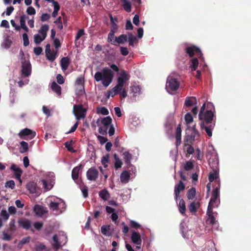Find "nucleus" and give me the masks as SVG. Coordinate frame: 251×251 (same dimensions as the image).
I'll return each mask as SVG.
<instances>
[{
    "label": "nucleus",
    "mask_w": 251,
    "mask_h": 251,
    "mask_svg": "<svg viewBox=\"0 0 251 251\" xmlns=\"http://www.w3.org/2000/svg\"><path fill=\"white\" fill-rule=\"evenodd\" d=\"M54 176L53 173H49L46 179L42 180L45 189L49 190L51 189L54 183Z\"/></svg>",
    "instance_id": "12"
},
{
    "label": "nucleus",
    "mask_w": 251,
    "mask_h": 251,
    "mask_svg": "<svg viewBox=\"0 0 251 251\" xmlns=\"http://www.w3.org/2000/svg\"><path fill=\"white\" fill-rule=\"evenodd\" d=\"M185 209L184 201L183 200L181 199L179 202V210L181 214H183L185 213Z\"/></svg>",
    "instance_id": "43"
},
{
    "label": "nucleus",
    "mask_w": 251,
    "mask_h": 251,
    "mask_svg": "<svg viewBox=\"0 0 251 251\" xmlns=\"http://www.w3.org/2000/svg\"><path fill=\"white\" fill-rule=\"evenodd\" d=\"M19 135L22 139H31L35 136L36 133L30 129L25 128L19 132Z\"/></svg>",
    "instance_id": "15"
},
{
    "label": "nucleus",
    "mask_w": 251,
    "mask_h": 251,
    "mask_svg": "<svg viewBox=\"0 0 251 251\" xmlns=\"http://www.w3.org/2000/svg\"><path fill=\"white\" fill-rule=\"evenodd\" d=\"M207 215L208 216L207 222L212 225H214L216 223V219L213 215L212 210L207 209Z\"/></svg>",
    "instance_id": "30"
},
{
    "label": "nucleus",
    "mask_w": 251,
    "mask_h": 251,
    "mask_svg": "<svg viewBox=\"0 0 251 251\" xmlns=\"http://www.w3.org/2000/svg\"><path fill=\"white\" fill-rule=\"evenodd\" d=\"M181 129L180 127V125H179L176 128V140L177 142V145L179 144L181 142Z\"/></svg>",
    "instance_id": "37"
},
{
    "label": "nucleus",
    "mask_w": 251,
    "mask_h": 251,
    "mask_svg": "<svg viewBox=\"0 0 251 251\" xmlns=\"http://www.w3.org/2000/svg\"><path fill=\"white\" fill-rule=\"evenodd\" d=\"M185 120L186 124L188 125L193 122V118L190 114L187 113L185 116Z\"/></svg>",
    "instance_id": "52"
},
{
    "label": "nucleus",
    "mask_w": 251,
    "mask_h": 251,
    "mask_svg": "<svg viewBox=\"0 0 251 251\" xmlns=\"http://www.w3.org/2000/svg\"><path fill=\"white\" fill-rule=\"evenodd\" d=\"M132 242L137 245V248L140 249V246L142 243V239L140 234L136 231H133L131 236Z\"/></svg>",
    "instance_id": "17"
},
{
    "label": "nucleus",
    "mask_w": 251,
    "mask_h": 251,
    "mask_svg": "<svg viewBox=\"0 0 251 251\" xmlns=\"http://www.w3.org/2000/svg\"><path fill=\"white\" fill-rule=\"evenodd\" d=\"M123 157L125 160L126 163L128 164L130 163L131 158V155L128 151H125L123 153Z\"/></svg>",
    "instance_id": "45"
},
{
    "label": "nucleus",
    "mask_w": 251,
    "mask_h": 251,
    "mask_svg": "<svg viewBox=\"0 0 251 251\" xmlns=\"http://www.w3.org/2000/svg\"><path fill=\"white\" fill-rule=\"evenodd\" d=\"M22 63V77H28L31 73V65L28 60L23 58L24 53L22 50L20 52Z\"/></svg>",
    "instance_id": "7"
},
{
    "label": "nucleus",
    "mask_w": 251,
    "mask_h": 251,
    "mask_svg": "<svg viewBox=\"0 0 251 251\" xmlns=\"http://www.w3.org/2000/svg\"><path fill=\"white\" fill-rule=\"evenodd\" d=\"M179 87V82L175 74L170 75L167 78L166 84V89L169 93L170 91H176Z\"/></svg>",
    "instance_id": "6"
},
{
    "label": "nucleus",
    "mask_w": 251,
    "mask_h": 251,
    "mask_svg": "<svg viewBox=\"0 0 251 251\" xmlns=\"http://www.w3.org/2000/svg\"><path fill=\"white\" fill-rule=\"evenodd\" d=\"M109 155L107 154L104 156H103L101 158V163L104 166V167L106 168L107 166L108 163L109 162Z\"/></svg>",
    "instance_id": "47"
},
{
    "label": "nucleus",
    "mask_w": 251,
    "mask_h": 251,
    "mask_svg": "<svg viewBox=\"0 0 251 251\" xmlns=\"http://www.w3.org/2000/svg\"><path fill=\"white\" fill-rule=\"evenodd\" d=\"M30 240V237L28 236L22 239L18 244V248L21 249L24 245L28 243Z\"/></svg>",
    "instance_id": "41"
},
{
    "label": "nucleus",
    "mask_w": 251,
    "mask_h": 251,
    "mask_svg": "<svg viewBox=\"0 0 251 251\" xmlns=\"http://www.w3.org/2000/svg\"><path fill=\"white\" fill-rule=\"evenodd\" d=\"M122 5L124 9L129 12L131 11V3L128 0H122Z\"/></svg>",
    "instance_id": "35"
},
{
    "label": "nucleus",
    "mask_w": 251,
    "mask_h": 251,
    "mask_svg": "<svg viewBox=\"0 0 251 251\" xmlns=\"http://www.w3.org/2000/svg\"><path fill=\"white\" fill-rule=\"evenodd\" d=\"M127 40V36L126 34H122L120 36L115 37V39L113 41V44L117 43L119 44H123L126 42Z\"/></svg>",
    "instance_id": "22"
},
{
    "label": "nucleus",
    "mask_w": 251,
    "mask_h": 251,
    "mask_svg": "<svg viewBox=\"0 0 251 251\" xmlns=\"http://www.w3.org/2000/svg\"><path fill=\"white\" fill-rule=\"evenodd\" d=\"M193 166L194 165L193 162L189 161L186 162V163L184 165V168L185 170L189 171L193 168Z\"/></svg>",
    "instance_id": "56"
},
{
    "label": "nucleus",
    "mask_w": 251,
    "mask_h": 251,
    "mask_svg": "<svg viewBox=\"0 0 251 251\" xmlns=\"http://www.w3.org/2000/svg\"><path fill=\"white\" fill-rule=\"evenodd\" d=\"M27 18L26 15H22L20 17V23L21 28L23 29L26 32H28L29 30L28 28L25 25V21Z\"/></svg>",
    "instance_id": "27"
},
{
    "label": "nucleus",
    "mask_w": 251,
    "mask_h": 251,
    "mask_svg": "<svg viewBox=\"0 0 251 251\" xmlns=\"http://www.w3.org/2000/svg\"><path fill=\"white\" fill-rule=\"evenodd\" d=\"M207 157L208 159V162L210 166L213 169V172L211 173L209 176V181L212 182L216 180L218 183L219 182L218 177V172L217 170L219 160L217 153L216 152L213 146H209L208 151L207 154Z\"/></svg>",
    "instance_id": "2"
},
{
    "label": "nucleus",
    "mask_w": 251,
    "mask_h": 251,
    "mask_svg": "<svg viewBox=\"0 0 251 251\" xmlns=\"http://www.w3.org/2000/svg\"><path fill=\"white\" fill-rule=\"evenodd\" d=\"M82 168V165H79L73 169L72 172L73 179L75 180L78 179L79 171Z\"/></svg>",
    "instance_id": "24"
},
{
    "label": "nucleus",
    "mask_w": 251,
    "mask_h": 251,
    "mask_svg": "<svg viewBox=\"0 0 251 251\" xmlns=\"http://www.w3.org/2000/svg\"><path fill=\"white\" fill-rule=\"evenodd\" d=\"M19 225L23 228L27 229L31 226V222L29 220L26 219H21L19 220Z\"/></svg>",
    "instance_id": "26"
},
{
    "label": "nucleus",
    "mask_w": 251,
    "mask_h": 251,
    "mask_svg": "<svg viewBox=\"0 0 251 251\" xmlns=\"http://www.w3.org/2000/svg\"><path fill=\"white\" fill-rule=\"evenodd\" d=\"M73 112L77 121L84 118L85 116V110L82 105H75L74 106Z\"/></svg>",
    "instance_id": "14"
},
{
    "label": "nucleus",
    "mask_w": 251,
    "mask_h": 251,
    "mask_svg": "<svg viewBox=\"0 0 251 251\" xmlns=\"http://www.w3.org/2000/svg\"><path fill=\"white\" fill-rule=\"evenodd\" d=\"M140 90L141 88L139 86H133L131 88V91L134 96H136L137 94H139Z\"/></svg>",
    "instance_id": "54"
},
{
    "label": "nucleus",
    "mask_w": 251,
    "mask_h": 251,
    "mask_svg": "<svg viewBox=\"0 0 251 251\" xmlns=\"http://www.w3.org/2000/svg\"><path fill=\"white\" fill-rule=\"evenodd\" d=\"M130 78V75L128 72L124 70H121L118 74L117 84L116 85L117 88L122 90L123 87L126 85Z\"/></svg>",
    "instance_id": "8"
},
{
    "label": "nucleus",
    "mask_w": 251,
    "mask_h": 251,
    "mask_svg": "<svg viewBox=\"0 0 251 251\" xmlns=\"http://www.w3.org/2000/svg\"><path fill=\"white\" fill-rule=\"evenodd\" d=\"M50 18V15L48 14H43L41 17V20L42 22L48 21Z\"/></svg>",
    "instance_id": "64"
},
{
    "label": "nucleus",
    "mask_w": 251,
    "mask_h": 251,
    "mask_svg": "<svg viewBox=\"0 0 251 251\" xmlns=\"http://www.w3.org/2000/svg\"><path fill=\"white\" fill-rule=\"evenodd\" d=\"M33 210L35 214L39 217L42 216L48 212L46 207L38 204H36L34 206Z\"/></svg>",
    "instance_id": "18"
},
{
    "label": "nucleus",
    "mask_w": 251,
    "mask_h": 251,
    "mask_svg": "<svg viewBox=\"0 0 251 251\" xmlns=\"http://www.w3.org/2000/svg\"><path fill=\"white\" fill-rule=\"evenodd\" d=\"M46 56L47 57V58L51 61H53L56 58V54H57V51H50V52H48L46 53Z\"/></svg>",
    "instance_id": "38"
},
{
    "label": "nucleus",
    "mask_w": 251,
    "mask_h": 251,
    "mask_svg": "<svg viewBox=\"0 0 251 251\" xmlns=\"http://www.w3.org/2000/svg\"><path fill=\"white\" fill-rule=\"evenodd\" d=\"M196 100L195 97H187L185 101V105L187 106H190L194 102H196Z\"/></svg>",
    "instance_id": "40"
},
{
    "label": "nucleus",
    "mask_w": 251,
    "mask_h": 251,
    "mask_svg": "<svg viewBox=\"0 0 251 251\" xmlns=\"http://www.w3.org/2000/svg\"><path fill=\"white\" fill-rule=\"evenodd\" d=\"M127 39L129 42V45L132 46L134 44V42L136 40V37L133 36L131 33H128L127 34Z\"/></svg>",
    "instance_id": "49"
},
{
    "label": "nucleus",
    "mask_w": 251,
    "mask_h": 251,
    "mask_svg": "<svg viewBox=\"0 0 251 251\" xmlns=\"http://www.w3.org/2000/svg\"><path fill=\"white\" fill-rule=\"evenodd\" d=\"M54 23L57 25V27L59 29H62L63 28V25L62 24L61 18L58 17Z\"/></svg>",
    "instance_id": "61"
},
{
    "label": "nucleus",
    "mask_w": 251,
    "mask_h": 251,
    "mask_svg": "<svg viewBox=\"0 0 251 251\" xmlns=\"http://www.w3.org/2000/svg\"><path fill=\"white\" fill-rule=\"evenodd\" d=\"M23 39L24 41V45L25 46H28L29 44V42L28 40L27 34L26 33H25L23 34Z\"/></svg>",
    "instance_id": "58"
},
{
    "label": "nucleus",
    "mask_w": 251,
    "mask_h": 251,
    "mask_svg": "<svg viewBox=\"0 0 251 251\" xmlns=\"http://www.w3.org/2000/svg\"><path fill=\"white\" fill-rule=\"evenodd\" d=\"M97 113H100L104 115L108 114L109 112L107 108L104 107H100L97 109Z\"/></svg>",
    "instance_id": "51"
},
{
    "label": "nucleus",
    "mask_w": 251,
    "mask_h": 251,
    "mask_svg": "<svg viewBox=\"0 0 251 251\" xmlns=\"http://www.w3.org/2000/svg\"><path fill=\"white\" fill-rule=\"evenodd\" d=\"M26 12L28 15H34L35 14V9L32 7L29 6L27 8L26 10Z\"/></svg>",
    "instance_id": "63"
},
{
    "label": "nucleus",
    "mask_w": 251,
    "mask_h": 251,
    "mask_svg": "<svg viewBox=\"0 0 251 251\" xmlns=\"http://www.w3.org/2000/svg\"><path fill=\"white\" fill-rule=\"evenodd\" d=\"M130 175L128 172L124 171L120 176V180L123 183H127L129 180Z\"/></svg>",
    "instance_id": "28"
},
{
    "label": "nucleus",
    "mask_w": 251,
    "mask_h": 251,
    "mask_svg": "<svg viewBox=\"0 0 251 251\" xmlns=\"http://www.w3.org/2000/svg\"><path fill=\"white\" fill-rule=\"evenodd\" d=\"M11 44V41L7 37L4 40V41L2 44V47L3 48L8 49L10 47Z\"/></svg>",
    "instance_id": "48"
},
{
    "label": "nucleus",
    "mask_w": 251,
    "mask_h": 251,
    "mask_svg": "<svg viewBox=\"0 0 251 251\" xmlns=\"http://www.w3.org/2000/svg\"><path fill=\"white\" fill-rule=\"evenodd\" d=\"M110 67V68L106 67L100 71L96 72L94 75L96 81L101 82L102 85L105 87H108L112 82L114 75L113 71H119L118 67L115 64H111Z\"/></svg>",
    "instance_id": "1"
},
{
    "label": "nucleus",
    "mask_w": 251,
    "mask_h": 251,
    "mask_svg": "<svg viewBox=\"0 0 251 251\" xmlns=\"http://www.w3.org/2000/svg\"><path fill=\"white\" fill-rule=\"evenodd\" d=\"M20 145L19 151L21 153H23L28 151V144L27 142L22 141L20 142Z\"/></svg>",
    "instance_id": "32"
},
{
    "label": "nucleus",
    "mask_w": 251,
    "mask_h": 251,
    "mask_svg": "<svg viewBox=\"0 0 251 251\" xmlns=\"http://www.w3.org/2000/svg\"><path fill=\"white\" fill-rule=\"evenodd\" d=\"M112 123V119L108 116L106 117H100L96 122V125L99 127V132L100 134L105 135L107 134V130Z\"/></svg>",
    "instance_id": "5"
},
{
    "label": "nucleus",
    "mask_w": 251,
    "mask_h": 251,
    "mask_svg": "<svg viewBox=\"0 0 251 251\" xmlns=\"http://www.w3.org/2000/svg\"><path fill=\"white\" fill-rule=\"evenodd\" d=\"M84 78L83 77L80 76L77 78L75 81V84L79 87L80 94L84 92Z\"/></svg>",
    "instance_id": "25"
},
{
    "label": "nucleus",
    "mask_w": 251,
    "mask_h": 251,
    "mask_svg": "<svg viewBox=\"0 0 251 251\" xmlns=\"http://www.w3.org/2000/svg\"><path fill=\"white\" fill-rule=\"evenodd\" d=\"M45 248V245L41 243H39L36 245L35 249L37 251H43Z\"/></svg>",
    "instance_id": "62"
},
{
    "label": "nucleus",
    "mask_w": 251,
    "mask_h": 251,
    "mask_svg": "<svg viewBox=\"0 0 251 251\" xmlns=\"http://www.w3.org/2000/svg\"><path fill=\"white\" fill-rule=\"evenodd\" d=\"M51 88L57 95L61 94V87L59 86L55 82H53L51 84Z\"/></svg>",
    "instance_id": "34"
},
{
    "label": "nucleus",
    "mask_w": 251,
    "mask_h": 251,
    "mask_svg": "<svg viewBox=\"0 0 251 251\" xmlns=\"http://www.w3.org/2000/svg\"><path fill=\"white\" fill-rule=\"evenodd\" d=\"M204 124V122H201L200 124L201 128L202 129H205V132L209 136L211 137L212 136V130L213 129L215 124H210L209 126L205 125Z\"/></svg>",
    "instance_id": "19"
},
{
    "label": "nucleus",
    "mask_w": 251,
    "mask_h": 251,
    "mask_svg": "<svg viewBox=\"0 0 251 251\" xmlns=\"http://www.w3.org/2000/svg\"><path fill=\"white\" fill-rule=\"evenodd\" d=\"M99 171L94 167L90 168L86 173L87 179L90 181H95L98 178Z\"/></svg>",
    "instance_id": "16"
},
{
    "label": "nucleus",
    "mask_w": 251,
    "mask_h": 251,
    "mask_svg": "<svg viewBox=\"0 0 251 251\" xmlns=\"http://www.w3.org/2000/svg\"><path fill=\"white\" fill-rule=\"evenodd\" d=\"M53 246L56 249L65 245L67 242V237L63 232H60L58 235L53 237Z\"/></svg>",
    "instance_id": "11"
},
{
    "label": "nucleus",
    "mask_w": 251,
    "mask_h": 251,
    "mask_svg": "<svg viewBox=\"0 0 251 251\" xmlns=\"http://www.w3.org/2000/svg\"><path fill=\"white\" fill-rule=\"evenodd\" d=\"M220 187H216L213 191L212 195L209 202L207 209H213L215 205L217 206L220 203Z\"/></svg>",
    "instance_id": "10"
},
{
    "label": "nucleus",
    "mask_w": 251,
    "mask_h": 251,
    "mask_svg": "<svg viewBox=\"0 0 251 251\" xmlns=\"http://www.w3.org/2000/svg\"><path fill=\"white\" fill-rule=\"evenodd\" d=\"M15 184L13 180H9L6 182L5 184V187L6 188H9L11 189H13L15 188Z\"/></svg>",
    "instance_id": "55"
},
{
    "label": "nucleus",
    "mask_w": 251,
    "mask_h": 251,
    "mask_svg": "<svg viewBox=\"0 0 251 251\" xmlns=\"http://www.w3.org/2000/svg\"><path fill=\"white\" fill-rule=\"evenodd\" d=\"M195 139V136L192 135H187L185 137V142L188 143H193Z\"/></svg>",
    "instance_id": "57"
},
{
    "label": "nucleus",
    "mask_w": 251,
    "mask_h": 251,
    "mask_svg": "<svg viewBox=\"0 0 251 251\" xmlns=\"http://www.w3.org/2000/svg\"><path fill=\"white\" fill-rule=\"evenodd\" d=\"M185 189V185L182 181H180L177 184H176L175 186V194L176 201L177 200L179 196V193L181 191H183Z\"/></svg>",
    "instance_id": "21"
},
{
    "label": "nucleus",
    "mask_w": 251,
    "mask_h": 251,
    "mask_svg": "<svg viewBox=\"0 0 251 251\" xmlns=\"http://www.w3.org/2000/svg\"><path fill=\"white\" fill-rule=\"evenodd\" d=\"M196 195V190L194 188H192L189 190L187 193V198L189 200H192L194 198Z\"/></svg>",
    "instance_id": "44"
},
{
    "label": "nucleus",
    "mask_w": 251,
    "mask_h": 251,
    "mask_svg": "<svg viewBox=\"0 0 251 251\" xmlns=\"http://www.w3.org/2000/svg\"><path fill=\"white\" fill-rule=\"evenodd\" d=\"M130 226L131 227L136 229H137L141 226V225L139 223L133 220L130 221Z\"/></svg>",
    "instance_id": "60"
},
{
    "label": "nucleus",
    "mask_w": 251,
    "mask_h": 251,
    "mask_svg": "<svg viewBox=\"0 0 251 251\" xmlns=\"http://www.w3.org/2000/svg\"><path fill=\"white\" fill-rule=\"evenodd\" d=\"M49 29V26L47 25H44L41 27L38 34H35L34 36V40L36 44H40L46 38Z\"/></svg>",
    "instance_id": "9"
},
{
    "label": "nucleus",
    "mask_w": 251,
    "mask_h": 251,
    "mask_svg": "<svg viewBox=\"0 0 251 251\" xmlns=\"http://www.w3.org/2000/svg\"><path fill=\"white\" fill-rule=\"evenodd\" d=\"M199 205L200 204L199 202H193L190 203L189 206V209L191 212H195Z\"/></svg>",
    "instance_id": "39"
},
{
    "label": "nucleus",
    "mask_w": 251,
    "mask_h": 251,
    "mask_svg": "<svg viewBox=\"0 0 251 251\" xmlns=\"http://www.w3.org/2000/svg\"><path fill=\"white\" fill-rule=\"evenodd\" d=\"M47 201L50 209L56 215L62 213L66 209L65 202L59 198L50 196L47 199Z\"/></svg>",
    "instance_id": "4"
},
{
    "label": "nucleus",
    "mask_w": 251,
    "mask_h": 251,
    "mask_svg": "<svg viewBox=\"0 0 251 251\" xmlns=\"http://www.w3.org/2000/svg\"><path fill=\"white\" fill-rule=\"evenodd\" d=\"M117 31H115L110 30V32L108 34V41L109 42H111L113 44V41H114L116 37H115V33Z\"/></svg>",
    "instance_id": "50"
},
{
    "label": "nucleus",
    "mask_w": 251,
    "mask_h": 251,
    "mask_svg": "<svg viewBox=\"0 0 251 251\" xmlns=\"http://www.w3.org/2000/svg\"><path fill=\"white\" fill-rule=\"evenodd\" d=\"M10 169L14 172L16 178L20 181V183H21L22 180L21 179V176L22 174V170L15 164H12Z\"/></svg>",
    "instance_id": "20"
},
{
    "label": "nucleus",
    "mask_w": 251,
    "mask_h": 251,
    "mask_svg": "<svg viewBox=\"0 0 251 251\" xmlns=\"http://www.w3.org/2000/svg\"><path fill=\"white\" fill-rule=\"evenodd\" d=\"M186 51L190 57H193L190 61V69L191 71H195L199 65L198 58L203 60L201 50L195 46H191L186 48Z\"/></svg>",
    "instance_id": "3"
},
{
    "label": "nucleus",
    "mask_w": 251,
    "mask_h": 251,
    "mask_svg": "<svg viewBox=\"0 0 251 251\" xmlns=\"http://www.w3.org/2000/svg\"><path fill=\"white\" fill-rule=\"evenodd\" d=\"M110 18L111 21V30L117 31L118 29V26L117 24V19L114 18L111 15H110Z\"/></svg>",
    "instance_id": "29"
},
{
    "label": "nucleus",
    "mask_w": 251,
    "mask_h": 251,
    "mask_svg": "<svg viewBox=\"0 0 251 251\" xmlns=\"http://www.w3.org/2000/svg\"><path fill=\"white\" fill-rule=\"evenodd\" d=\"M0 216L4 221H7L9 217V214L5 209H2L1 211Z\"/></svg>",
    "instance_id": "46"
},
{
    "label": "nucleus",
    "mask_w": 251,
    "mask_h": 251,
    "mask_svg": "<svg viewBox=\"0 0 251 251\" xmlns=\"http://www.w3.org/2000/svg\"><path fill=\"white\" fill-rule=\"evenodd\" d=\"M99 196L104 201L107 200L110 197L109 193L105 189L100 191L99 192Z\"/></svg>",
    "instance_id": "33"
},
{
    "label": "nucleus",
    "mask_w": 251,
    "mask_h": 251,
    "mask_svg": "<svg viewBox=\"0 0 251 251\" xmlns=\"http://www.w3.org/2000/svg\"><path fill=\"white\" fill-rule=\"evenodd\" d=\"M9 228L10 230L11 231H14L15 230L16 226H15V220L14 219H12L10 222L9 224Z\"/></svg>",
    "instance_id": "59"
},
{
    "label": "nucleus",
    "mask_w": 251,
    "mask_h": 251,
    "mask_svg": "<svg viewBox=\"0 0 251 251\" xmlns=\"http://www.w3.org/2000/svg\"><path fill=\"white\" fill-rule=\"evenodd\" d=\"M112 231L113 230L111 229L110 225L103 226L101 227V233L107 236L111 235Z\"/></svg>",
    "instance_id": "23"
},
{
    "label": "nucleus",
    "mask_w": 251,
    "mask_h": 251,
    "mask_svg": "<svg viewBox=\"0 0 251 251\" xmlns=\"http://www.w3.org/2000/svg\"><path fill=\"white\" fill-rule=\"evenodd\" d=\"M116 87H117V86H115L112 89L111 91H110L109 92V93H109V96H111L112 97H113L116 95L120 93V92L122 91V90L120 88H117Z\"/></svg>",
    "instance_id": "42"
},
{
    "label": "nucleus",
    "mask_w": 251,
    "mask_h": 251,
    "mask_svg": "<svg viewBox=\"0 0 251 251\" xmlns=\"http://www.w3.org/2000/svg\"><path fill=\"white\" fill-rule=\"evenodd\" d=\"M214 116L213 113L211 110H207L203 114H199L200 120L204 122V124H212L211 121Z\"/></svg>",
    "instance_id": "13"
},
{
    "label": "nucleus",
    "mask_w": 251,
    "mask_h": 251,
    "mask_svg": "<svg viewBox=\"0 0 251 251\" xmlns=\"http://www.w3.org/2000/svg\"><path fill=\"white\" fill-rule=\"evenodd\" d=\"M60 63L62 70H66L70 64V59L68 57H63L61 60Z\"/></svg>",
    "instance_id": "31"
},
{
    "label": "nucleus",
    "mask_w": 251,
    "mask_h": 251,
    "mask_svg": "<svg viewBox=\"0 0 251 251\" xmlns=\"http://www.w3.org/2000/svg\"><path fill=\"white\" fill-rule=\"evenodd\" d=\"M53 6H54V10H53V12H52V16L53 17H55L57 16L58 12L60 9V6L57 2H54V5H53Z\"/></svg>",
    "instance_id": "53"
},
{
    "label": "nucleus",
    "mask_w": 251,
    "mask_h": 251,
    "mask_svg": "<svg viewBox=\"0 0 251 251\" xmlns=\"http://www.w3.org/2000/svg\"><path fill=\"white\" fill-rule=\"evenodd\" d=\"M114 158L115 159L114 167L116 169H118L122 167L123 163L116 154L114 155Z\"/></svg>",
    "instance_id": "36"
}]
</instances>
